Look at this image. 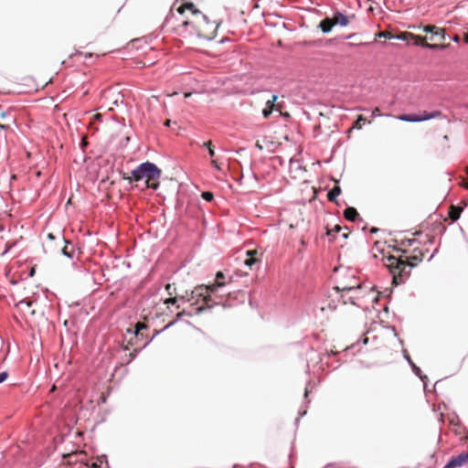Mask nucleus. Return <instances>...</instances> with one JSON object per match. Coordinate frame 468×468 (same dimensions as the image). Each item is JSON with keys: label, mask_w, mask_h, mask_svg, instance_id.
Returning a JSON list of instances; mask_svg holds the SVG:
<instances>
[{"label": "nucleus", "mask_w": 468, "mask_h": 468, "mask_svg": "<svg viewBox=\"0 0 468 468\" xmlns=\"http://www.w3.org/2000/svg\"><path fill=\"white\" fill-rule=\"evenodd\" d=\"M165 24L171 26L175 33L182 38L200 40L214 39L219 27L217 20L210 19L189 1H184L178 6L174 5Z\"/></svg>", "instance_id": "f257e3e1"}, {"label": "nucleus", "mask_w": 468, "mask_h": 468, "mask_svg": "<svg viewBox=\"0 0 468 468\" xmlns=\"http://www.w3.org/2000/svg\"><path fill=\"white\" fill-rule=\"evenodd\" d=\"M402 255L383 257L384 265L389 270L392 275V283L401 284L410 275L411 269L422 261L425 252L419 248H414L410 253L402 251Z\"/></svg>", "instance_id": "f03ea898"}, {"label": "nucleus", "mask_w": 468, "mask_h": 468, "mask_svg": "<svg viewBox=\"0 0 468 468\" xmlns=\"http://www.w3.org/2000/svg\"><path fill=\"white\" fill-rule=\"evenodd\" d=\"M225 278L222 271H218L216 274V281L214 283L210 285H199L196 287L192 292L189 298H187V302L190 303L191 310L186 312H179L176 316L180 318L181 316L187 314L192 315L193 314H199L205 309H208L214 306V304H218L217 302L212 298V294L217 291L218 287H222L225 285V282L222 281Z\"/></svg>", "instance_id": "7ed1b4c3"}, {"label": "nucleus", "mask_w": 468, "mask_h": 468, "mask_svg": "<svg viewBox=\"0 0 468 468\" xmlns=\"http://www.w3.org/2000/svg\"><path fill=\"white\" fill-rule=\"evenodd\" d=\"M162 171L153 163L145 162L132 171L131 175L124 174L122 178L129 183L145 179L146 186L152 189H157Z\"/></svg>", "instance_id": "20e7f679"}, {"label": "nucleus", "mask_w": 468, "mask_h": 468, "mask_svg": "<svg viewBox=\"0 0 468 468\" xmlns=\"http://www.w3.org/2000/svg\"><path fill=\"white\" fill-rule=\"evenodd\" d=\"M442 113L441 111H433L431 112H424L423 114H400L397 118L400 121L410 122H419L423 121H428L431 119H435L441 117Z\"/></svg>", "instance_id": "39448f33"}, {"label": "nucleus", "mask_w": 468, "mask_h": 468, "mask_svg": "<svg viewBox=\"0 0 468 468\" xmlns=\"http://www.w3.org/2000/svg\"><path fill=\"white\" fill-rule=\"evenodd\" d=\"M468 464V452H462L456 456H452L443 468H460Z\"/></svg>", "instance_id": "423d86ee"}, {"label": "nucleus", "mask_w": 468, "mask_h": 468, "mask_svg": "<svg viewBox=\"0 0 468 468\" xmlns=\"http://www.w3.org/2000/svg\"><path fill=\"white\" fill-rule=\"evenodd\" d=\"M423 31L431 34L430 37L431 41H441L445 38V30L436 26L427 25L423 27Z\"/></svg>", "instance_id": "0eeeda50"}, {"label": "nucleus", "mask_w": 468, "mask_h": 468, "mask_svg": "<svg viewBox=\"0 0 468 468\" xmlns=\"http://www.w3.org/2000/svg\"><path fill=\"white\" fill-rule=\"evenodd\" d=\"M278 100L277 95H272L271 100H268L265 103V108L262 110V115L264 118H269L273 111H282V105L276 103Z\"/></svg>", "instance_id": "6e6552de"}, {"label": "nucleus", "mask_w": 468, "mask_h": 468, "mask_svg": "<svg viewBox=\"0 0 468 468\" xmlns=\"http://www.w3.org/2000/svg\"><path fill=\"white\" fill-rule=\"evenodd\" d=\"M411 40H414V44L417 46H421L423 48H427L430 49H443L446 48L449 45L443 44H430L427 42L425 37L416 36Z\"/></svg>", "instance_id": "1a4fd4ad"}, {"label": "nucleus", "mask_w": 468, "mask_h": 468, "mask_svg": "<svg viewBox=\"0 0 468 468\" xmlns=\"http://www.w3.org/2000/svg\"><path fill=\"white\" fill-rule=\"evenodd\" d=\"M335 26L346 27L349 24V17L343 13L336 12L332 16Z\"/></svg>", "instance_id": "9d476101"}, {"label": "nucleus", "mask_w": 468, "mask_h": 468, "mask_svg": "<svg viewBox=\"0 0 468 468\" xmlns=\"http://www.w3.org/2000/svg\"><path fill=\"white\" fill-rule=\"evenodd\" d=\"M247 259L244 261V264L248 266L250 269L252 268V266L259 261L257 255L258 251L256 250H248L246 252Z\"/></svg>", "instance_id": "9b49d317"}, {"label": "nucleus", "mask_w": 468, "mask_h": 468, "mask_svg": "<svg viewBox=\"0 0 468 468\" xmlns=\"http://www.w3.org/2000/svg\"><path fill=\"white\" fill-rule=\"evenodd\" d=\"M334 27L335 23L332 17H325L319 24V27L324 33H329Z\"/></svg>", "instance_id": "f8f14e48"}, {"label": "nucleus", "mask_w": 468, "mask_h": 468, "mask_svg": "<svg viewBox=\"0 0 468 468\" xmlns=\"http://www.w3.org/2000/svg\"><path fill=\"white\" fill-rule=\"evenodd\" d=\"M337 291L341 292H350L360 289V283L357 282H354L352 284L349 283H341L335 286Z\"/></svg>", "instance_id": "ddd939ff"}, {"label": "nucleus", "mask_w": 468, "mask_h": 468, "mask_svg": "<svg viewBox=\"0 0 468 468\" xmlns=\"http://www.w3.org/2000/svg\"><path fill=\"white\" fill-rule=\"evenodd\" d=\"M462 211H463V207H457V206L452 205L450 207V209H449V217H450V218L452 221H456L457 219H459Z\"/></svg>", "instance_id": "4468645a"}, {"label": "nucleus", "mask_w": 468, "mask_h": 468, "mask_svg": "<svg viewBox=\"0 0 468 468\" xmlns=\"http://www.w3.org/2000/svg\"><path fill=\"white\" fill-rule=\"evenodd\" d=\"M345 218L349 221H355L358 217V213L355 207H349L344 211Z\"/></svg>", "instance_id": "2eb2a0df"}, {"label": "nucleus", "mask_w": 468, "mask_h": 468, "mask_svg": "<svg viewBox=\"0 0 468 468\" xmlns=\"http://www.w3.org/2000/svg\"><path fill=\"white\" fill-rule=\"evenodd\" d=\"M341 194V188L338 186H334L327 194V198L331 202H336V197Z\"/></svg>", "instance_id": "dca6fc26"}, {"label": "nucleus", "mask_w": 468, "mask_h": 468, "mask_svg": "<svg viewBox=\"0 0 468 468\" xmlns=\"http://www.w3.org/2000/svg\"><path fill=\"white\" fill-rule=\"evenodd\" d=\"M63 241L66 243L65 246L61 249V251L62 253L69 257V258H72L73 257V254H74V248L72 245L69 244V241L65 240L63 239Z\"/></svg>", "instance_id": "f3484780"}, {"label": "nucleus", "mask_w": 468, "mask_h": 468, "mask_svg": "<svg viewBox=\"0 0 468 468\" xmlns=\"http://www.w3.org/2000/svg\"><path fill=\"white\" fill-rule=\"evenodd\" d=\"M415 37V35L410 32H403L400 35L397 36V38L408 41Z\"/></svg>", "instance_id": "a211bd4d"}, {"label": "nucleus", "mask_w": 468, "mask_h": 468, "mask_svg": "<svg viewBox=\"0 0 468 468\" xmlns=\"http://www.w3.org/2000/svg\"><path fill=\"white\" fill-rule=\"evenodd\" d=\"M366 119L363 115H358L356 121L354 122L351 129H361L362 128V122H365Z\"/></svg>", "instance_id": "6ab92c4d"}, {"label": "nucleus", "mask_w": 468, "mask_h": 468, "mask_svg": "<svg viewBox=\"0 0 468 468\" xmlns=\"http://www.w3.org/2000/svg\"><path fill=\"white\" fill-rule=\"evenodd\" d=\"M203 146L207 148L208 154H209L210 157L213 158L215 156V150H214V147L212 145V142L211 141L205 142L203 144Z\"/></svg>", "instance_id": "aec40b11"}, {"label": "nucleus", "mask_w": 468, "mask_h": 468, "mask_svg": "<svg viewBox=\"0 0 468 468\" xmlns=\"http://www.w3.org/2000/svg\"><path fill=\"white\" fill-rule=\"evenodd\" d=\"M341 227L339 225H335L332 229H327L326 234L327 236L335 237V234L341 230Z\"/></svg>", "instance_id": "412c9836"}, {"label": "nucleus", "mask_w": 468, "mask_h": 468, "mask_svg": "<svg viewBox=\"0 0 468 468\" xmlns=\"http://www.w3.org/2000/svg\"><path fill=\"white\" fill-rule=\"evenodd\" d=\"M102 459L101 458H98L96 461L94 462H91V463H85V464L87 466H90L91 468H99L101 467V463H102Z\"/></svg>", "instance_id": "4be33fe9"}, {"label": "nucleus", "mask_w": 468, "mask_h": 468, "mask_svg": "<svg viewBox=\"0 0 468 468\" xmlns=\"http://www.w3.org/2000/svg\"><path fill=\"white\" fill-rule=\"evenodd\" d=\"M201 196L206 201L208 202L212 201L214 198L213 193L209 191L203 192Z\"/></svg>", "instance_id": "5701e85b"}, {"label": "nucleus", "mask_w": 468, "mask_h": 468, "mask_svg": "<svg viewBox=\"0 0 468 468\" xmlns=\"http://www.w3.org/2000/svg\"><path fill=\"white\" fill-rule=\"evenodd\" d=\"M378 37H384V38H389V39L394 37V36L388 31H381L378 34Z\"/></svg>", "instance_id": "b1692460"}, {"label": "nucleus", "mask_w": 468, "mask_h": 468, "mask_svg": "<svg viewBox=\"0 0 468 468\" xmlns=\"http://www.w3.org/2000/svg\"><path fill=\"white\" fill-rule=\"evenodd\" d=\"M147 326L144 323H137L135 325V334L138 335L143 329H146Z\"/></svg>", "instance_id": "393cba45"}, {"label": "nucleus", "mask_w": 468, "mask_h": 468, "mask_svg": "<svg viewBox=\"0 0 468 468\" xmlns=\"http://www.w3.org/2000/svg\"><path fill=\"white\" fill-rule=\"evenodd\" d=\"M165 290L167 291L169 295H173L176 293V288H173L172 284L168 283L165 285Z\"/></svg>", "instance_id": "a878e982"}, {"label": "nucleus", "mask_w": 468, "mask_h": 468, "mask_svg": "<svg viewBox=\"0 0 468 468\" xmlns=\"http://www.w3.org/2000/svg\"><path fill=\"white\" fill-rule=\"evenodd\" d=\"M178 300V297L177 296H175V297H170V298H167L165 300V304H175Z\"/></svg>", "instance_id": "bb28decb"}, {"label": "nucleus", "mask_w": 468, "mask_h": 468, "mask_svg": "<svg viewBox=\"0 0 468 468\" xmlns=\"http://www.w3.org/2000/svg\"><path fill=\"white\" fill-rule=\"evenodd\" d=\"M382 113H381V111L378 107H376L373 111H372V117H377V116H381Z\"/></svg>", "instance_id": "cd10ccee"}, {"label": "nucleus", "mask_w": 468, "mask_h": 468, "mask_svg": "<svg viewBox=\"0 0 468 468\" xmlns=\"http://www.w3.org/2000/svg\"><path fill=\"white\" fill-rule=\"evenodd\" d=\"M8 377V373L4 371L0 373V383L4 382Z\"/></svg>", "instance_id": "c85d7f7f"}, {"label": "nucleus", "mask_w": 468, "mask_h": 468, "mask_svg": "<svg viewBox=\"0 0 468 468\" xmlns=\"http://www.w3.org/2000/svg\"><path fill=\"white\" fill-rule=\"evenodd\" d=\"M101 118H102V115L101 113H96L93 116V119L96 120V121H101Z\"/></svg>", "instance_id": "c756f323"}, {"label": "nucleus", "mask_w": 468, "mask_h": 468, "mask_svg": "<svg viewBox=\"0 0 468 468\" xmlns=\"http://www.w3.org/2000/svg\"><path fill=\"white\" fill-rule=\"evenodd\" d=\"M255 146H256L259 150H262V149H263L262 145L260 144V142H259V141H257V142H256Z\"/></svg>", "instance_id": "7c9ffc66"}, {"label": "nucleus", "mask_w": 468, "mask_h": 468, "mask_svg": "<svg viewBox=\"0 0 468 468\" xmlns=\"http://www.w3.org/2000/svg\"><path fill=\"white\" fill-rule=\"evenodd\" d=\"M211 164H212L216 168L220 169V167L218 166V163H217V161H216V160H212V161H211Z\"/></svg>", "instance_id": "2f4dec72"}, {"label": "nucleus", "mask_w": 468, "mask_h": 468, "mask_svg": "<svg viewBox=\"0 0 468 468\" xmlns=\"http://www.w3.org/2000/svg\"><path fill=\"white\" fill-rule=\"evenodd\" d=\"M452 40L454 42H459L460 41V37L458 35H455L453 37H452Z\"/></svg>", "instance_id": "473e14b6"}, {"label": "nucleus", "mask_w": 468, "mask_h": 468, "mask_svg": "<svg viewBox=\"0 0 468 468\" xmlns=\"http://www.w3.org/2000/svg\"><path fill=\"white\" fill-rule=\"evenodd\" d=\"M9 126L7 124L0 123V129L5 130L7 129Z\"/></svg>", "instance_id": "72a5a7b5"}, {"label": "nucleus", "mask_w": 468, "mask_h": 468, "mask_svg": "<svg viewBox=\"0 0 468 468\" xmlns=\"http://www.w3.org/2000/svg\"><path fill=\"white\" fill-rule=\"evenodd\" d=\"M48 238L49 239H55V237H54V235H53L52 233H49V234L48 235Z\"/></svg>", "instance_id": "f704fd0d"}, {"label": "nucleus", "mask_w": 468, "mask_h": 468, "mask_svg": "<svg viewBox=\"0 0 468 468\" xmlns=\"http://www.w3.org/2000/svg\"><path fill=\"white\" fill-rule=\"evenodd\" d=\"M464 41L468 44V33L464 35Z\"/></svg>", "instance_id": "c9c22d12"}, {"label": "nucleus", "mask_w": 468, "mask_h": 468, "mask_svg": "<svg viewBox=\"0 0 468 468\" xmlns=\"http://www.w3.org/2000/svg\"><path fill=\"white\" fill-rule=\"evenodd\" d=\"M414 242H415V239H410V240H409V245L412 246Z\"/></svg>", "instance_id": "e433bc0d"}, {"label": "nucleus", "mask_w": 468, "mask_h": 468, "mask_svg": "<svg viewBox=\"0 0 468 468\" xmlns=\"http://www.w3.org/2000/svg\"><path fill=\"white\" fill-rule=\"evenodd\" d=\"M165 126H169L170 125V120H166L165 122Z\"/></svg>", "instance_id": "4c0bfd02"}, {"label": "nucleus", "mask_w": 468, "mask_h": 468, "mask_svg": "<svg viewBox=\"0 0 468 468\" xmlns=\"http://www.w3.org/2000/svg\"><path fill=\"white\" fill-rule=\"evenodd\" d=\"M191 96V93L190 92H186L185 93V97L187 98V97H190Z\"/></svg>", "instance_id": "58836bf2"}, {"label": "nucleus", "mask_w": 468, "mask_h": 468, "mask_svg": "<svg viewBox=\"0 0 468 468\" xmlns=\"http://www.w3.org/2000/svg\"><path fill=\"white\" fill-rule=\"evenodd\" d=\"M34 272H35V270L32 269L31 271H30V275L32 276L34 274Z\"/></svg>", "instance_id": "ea45409f"}, {"label": "nucleus", "mask_w": 468, "mask_h": 468, "mask_svg": "<svg viewBox=\"0 0 468 468\" xmlns=\"http://www.w3.org/2000/svg\"><path fill=\"white\" fill-rule=\"evenodd\" d=\"M5 112H2V113H1V117H2V118H5Z\"/></svg>", "instance_id": "a19ab883"}, {"label": "nucleus", "mask_w": 468, "mask_h": 468, "mask_svg": "<svg viewBox=\"0 0 468 468\" xmlns=\"http://www.w3.org/2000/svg\"><path fill=\"white\" fill-rule=\"evenodd\" d=\"M347 236H348V235H347L346 233H344V234H343V237H344V238H347Z\"/></svg>", "instance_id": "79ce46f5"}, {"label": "nucleus", "mask_w": 468, "mask_h": 468, "mask_svg": "<svg viewBox=\"0 0 468 468\" xmlns=\"http://www.w3.org/2000/svg\"><path fill=\"white\" fill-rule=\"evenodd\" d=\"M27 306H30V305H31V303L27 302Z\"/></svg>", "instance_id": "37998d69"}, {"label": "nucleus", "mask_w": 468, "mask_h": 468, "mask_svg": "<svg viewBox=\"0 0 468 468\" xmlns=\"http://www.w3.org/2000/svg\"><path fill=\"white\" fill-rule=\"evenodd\" d=\"M466 187L468 188V184L466 185Z\"/></svg>", "instance_id": "c03bdc74"}, {"label": "nucleus", "mask_w": 468, "mask_h": 468, "mask_svg": "<svg viewBox=\"0 0 468 468\" xmlns=\"http://www.w3.org/2000/svg\"><path fill=\"white\" fill-rule=\"evenodd\" d=\"M466 187L468 188V184L466 185Z\"/></svg>", "instance_id": "a18cd8bd"}]
</instances>
